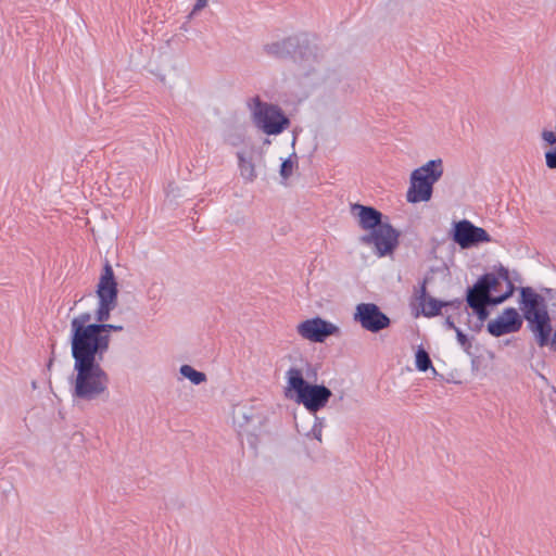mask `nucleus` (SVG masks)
Instances as JSON below:
<instances>
[{
  "mask_svg": "<svg viewBox=\"0 0 556 556\" xmlns=\"http://www.w3.org/2000/svg\"><path fill=\"white\" fill-rule=\"evenodd\" d=\"M71 343L73 372L68 378L71 394L76 402H93L109 395L110 376L102 367L104 355Z\"/></svg>",
  "mask_w": 556,
  "mask_h": 556,
  "instance_id": "1",
  "label": "nucleus"
},
{
  "mask_svg": "<svg viewBox=\"0 0 556 556\" xmlns=\"http://www.w3.org/2000/svg\"><path fill=\"white\" fill-rule=\"evenodd\" d=\"M122 325L96 321L89 312H81L73 316L70 323V342L77 343L105 356L111 344V331H122Z\"/></svg>",
  "mask_w": 556,
  "mask_h": 556,
  "instance_id": "2",
  "label": "nucleus"
},
{
  "mask_svg": "<svg viewBox=\"0 0 556 556\" xmlns=\"http://www.w3.org/2000/svg\"><path fill=\"white\" fill-rule=\"evenodd\" d=\"M287 388L286 394L295 392V402L302 404L308 412L317 413L326 407L332 392L323 384H311L303 378V372L296 367H290L286 374Z\"/></svg>",
  "mask_w": 556,
  "mask_h": 556,
  "instance_id": "3",
  "label": "nucleus"
},
{
  "mask_svg": "<svg viewBox=\"0 0 556 556\" xmlns=\"http://www.w3.org/2000/svg\"><path fill=\"white\" fill-rule=\"evenodd\" d=\"M443 161L430 160L422 166L414 169L409 178L406 200L409 203L428 202L431 200L433 185L443 176Z\"/></svg>",
  "mask_w": 556,
  "mask_h": 556,
  "instance_id": "4",
  "label": "nucleus"
},
{
  "mask_svg": "<svg viewBox=\"0 0 556 556\" xmlns=\"http://www.w3.org/2000/svg\"><path fill=\"white\" fill-rule=\"evenodd\" d=\"M248 108L254 125L266 135H279L290 126L279 106L262 101L258 96L248 101Z\"/></svg>",
  "mask_w": 556,
  "mask_h": 556,
  "instance_id": "5",
  "label": "nucleus"
},
{
  "mask_svg": "<svg viewBox=\"0 0 556 556\" xmlns=\"http://www.w3.org/2000/svg\"><path fill=\"white\" fill-rule=\"evenodd\" d=\"M96 294L99 303L94 313V319L96 321H106L111 316V312L117 306L118 296L117 281L109 262L103 266Z\"/></svg>",
  "mask_w": 556,
  "mask_h": 556,
  "instance_id": "6",
  "label": "nucleus"
},
{
  "mask_svg": "<svg viewBox=\"0 0 556 556\" xmlns=\"http://www.w3.org/2000/svg\"><path fill=\"white\" fill-rule=\"evenodd\" d=\"M232 422L238 434L245 437L248 443L255 446L265 424V417L260 409L251 405H237L233 408Z\"/></svg>",
  "mask_w": 556,
  "mask_h": 556,
  "instance_id": "7",
  "label": "nucleus"
},
{
  "mask_svg": "<svg viewBox=\"0 0 556 556\" xmlns=\"http://www.w3.org/2000/svg\"><path fill=\"white\" fill-rule=\"evenodd\" d=\"M229 144L237 148L236 156L240 177L245 184H251L257 178L256 161L262 160L263 154L250 140L241 136H232Z\"/></svg>",
  "mask_w": 556,
  "mask_h": 556,
  "instance_id": "8",
  "label": "nucleus"
},
{
  "mask_svg": "<svg viewBox=\"0 0 556 556\" xmlns=\"http://www.w3.org/2000/svg\"><path fill=\"white\" fill-rule=\"evenodd\" d=\"M294 61L300 77L319 76L325 68L324 55L316 45H300Z\"/></svg>",
  "mask_w": 556,
  "mask_h": 556,
  "instance_id": "9",
  "label": "nucleus"
},
{
  "mask_svg": "<svg viewBox=\"0 0 556 556\" xmlns=\"http://www.w3.org/2000/svg\"><path fill=\"white\" fill-rule=\"evenodd\" d=\"M400 233L389 223H383L370 233L362 237V242L372 244L379 257L391 254L399 244Z\"/></svg>",
  "mask_w": 556,
  "mask_h": 556,
  "instance_id": "10",
  "label": "nucleus"
},
{
  "mask_svg": "<svg viewBox=\"0 0 556 556\" xmlns=\"http://www.w3.org/2000/svg\"><path fill=\"white\" fill-rule=\"evenodd\" d=\"M353 318L370 332H379L390 325V318L375 303L357 304Z\"/></svg>",
  "mask_w": 556,
  "mask_h": 556,
  "instance_id": "11",
  "label": "nucleus"
},
{
  "mask_svg": "<svg viewBox=\"0 0 556 556\" xmlns=\"http://www.w3.org/2000/svg\"><path fill=\"white\" fill-rule=\"evenodd\" d=\"M453 240L462 249H468L480 243L491 242L492 238L485 229L473 225L467 219H463L454 226Z\"/></svg>",
  "mask_w": 556,
  "mask_h": 556,
  "instance_id": "12",
  "label": "nucleus"
},
{
  "mask_svg": "<svg viewBox=\"0 0 556 556\" xmlns=\"http://www.w3.org/2000/svg\"><path fill=\"white\" fill-rule=\"evenodd\" d=\"M339 328L320 317H314L296 326L299 336L311 342H324L329 336L336 334Z\"/></svg>",
  "mask_w": 556,
  "mask_h": 556,
  "instance_id": "13",
  "label": "nucleus"
},
{
  "mask_svg": "<svg viewBox=\"0 0 556 556\" xmlns=\"http://www.w3.org/2000/svg\"><path fill=\"white\" fill-rule=\"evenodd\" d=\"M522 317L514 307L505 308L495 319L488 323V331L493 337L514 333L521 329Z\"/></svg>",
  "mask_w": 556,
  "mask_h": 556,
  "instance_id": "14",
  "label": "nucleus"
},
{
  "mask_svg": "<svg viewBox=\"0 0 556 556\" xmlns=\"http://www.w3.org/2000/svg\"><path fill=\"white\" fill-rule=\"evenodd\" d=\"M351 213L358 220V225L364 230H374L384 222H382V214L371 206H365L362 204H352Z\"/></svg>",
  "mask_w": 556,
  "mask_h": 556,
  "instance_id": "15",
  "label": "nucleus"
},
{
  "mask_svg": "<svg viewBox=\"0 0 556 556\" xmlns=\"http://www.w3.org/2000/svg\"><path fill=\"white\" fill-rule=\"evenodd\" d=\"M417 299H418L419 305L421 306L422 314L427 317H433V316L439 315L441 312V308L444 306L451 305V306L459 307L462 305V301H459V300H455V301H451V302H443V301H439L432 296H429L427 294V290H426V282H424L421 285L420 293Z\"/></svg>",
  "mask_w": 556,
  "mask_h": 556,
  "instance_id": "16",
  "label": "nucleus"
},
{
  "mask_svg": "<svg viewBox=\"0 0 556 556\" xmlns=\"http://www.w3.org/2000/svg\"><path fill=\"white\" fill-rule=\"evenodd\" d=\"M493 281L494 280L488 276H481L471 288H468L466 296L467 304H488L490 300V287Z\"/></svg>",
  "mask_w": 556,
  "mask_h": 556,
  "instance_id": "17",
  "label": "nucleus"
},
{
  "mask_svg": "<svg viewBox=\"0 0 556 556\" xmlns=\"http://www.w3.org/2000/svg\"><path fill=\"white\" fill-rule=\"evenodd\" d=\"M542 147L545 151V163L551 169L556 168V124L544 127L541 131Z\"/></svg>",
  "mask_w": 556,
  "mask_h": 556,
  "instance_id": "18",
  "label": "nucleus"
},
{
  "mask_svg": "<svg viewBox=\"0 0 556 556\" xmlns=\"http://www.w3.org/2000/svg\"><path fill=\"white\" fill-rule=\"evenodd\" d=\"M151 73L157 77L163 85H167L179 76V67L175 61L167 60L164 64L152 70Z\"/></svg>",
  "mask_w": 556,
  "mask_h": 556,
  "instance_id": "19",
  "label": "nucleus"
},
{
  "mask_svg": "<svg viewBox=\"0 0 556 556\" xmlns=\"http://www.w3.org/2000/svg\"><path fill=\"white\" fill-rule=\"evenodd\" d=\"M206 374L203 371L197 370L194 367L188 364H184L179 367L177 381L182 382L184 380H188L193 386H199L206 382Z\"/></svg>",
  "mask_w": 556,
  "mask_h": 556,
  "instance_id": "20",
  "label": "nucleus"
},
{
  "mask_svg": "<svg viewBox=\"0 0 556 556\" xmlns=\"http://www.w3.org/2000/svg\"><path fill=\"white\" fill-rule=\"evenodd\" d=\"M298 167V155L295 153L290 154L286 160L282 161L279 174L283 180L290 178Z\"/></svg>",
  "mask_w": 556,
  "mask_h": 556,
  "instance_id": "21",
  "label": "nucleus"
},
{
  "mask_svg": "<svg viewBox=\"0 0 556 556\" xmlns=\"http://www.w3.org/2000/svg\"><path fill=\"white\" fill-rule=\"evenodd\" d=\"M416 367L420 371H427L428 369H432L433 372H437L435 369L432 367V362L430 359L429 354L424 350L419 349L416 352Z\"/></svg>",
  "mask_w": 556,
  "mask_h": 556,
  "instance_id": "22",
  "label": "nucleus"
},
{
  "mask_svg": "<svg viewBox=\"0 0 556 556\" xmlns=\"http://www.w3.org/2000/svg\"><path fill=\"white\" fill-rule=\"evenodd\" d=\"M299 433H303L307 438L316 439L318 442H321L323 437V425L319 421L318 417L314 418V425L312 429L307 432H303L299 426H296Z\"/></svg>",
  "mask_w": 556,
  "mask_h": 556,
  "instance_id": "23",
  "label": "nucleus"
},
{
  "mask_svg": "<svg viewBox=\"0 0 556 556\" xmlns=\"http://www.w3.org/2000/svg\"><path fill=\"white\" fill-rule=\"evenodd\" d=\"M478 316V319L483 323L488 319L490 313L488 311V304H477V305H468Z\"/></svg>",
  "mask_w": 556,
  "mask_h": 556,
  "instance_id": "24",
  "label": "nucleus"
},
{
  "mask_svg": "<svg viewBox=\"0 0 556 556\" xmlns=\"http://www.w3.org/2000/svg\"><path fill=\"white\" fill-rule=\"evenodd\" d=\"M498 276L501 277L502 280H505L507 282V290L504 294L509 293V298H510L515 291V287H514L513 282L510 281L508 270L504 267H501V269L498 270Z\"/></svg>",
  "mask_w": 556,
  "mask_h": 556,
  "instance_id": "25",
  "label": "nucleus"
},
{
  "mask_svg": "<svg viewBox=\"0 0 556 556\" xmlns=\"http://www.w3.org/2000/svg\"><path fill=\"white\" fill-rule=\"evenodd\" d=\"M456 338L459 343V345L465 350L468 351L471 348V343L469 342L467 336L458 328L456 329Z\"/></svg>",
  "mask_w": 556,
  "mask_h": 556,
  "instance_id": "26",
  "label": "nucleus"
},
{
  "mask_svg": "<svg viewBox=\"0 0 556 556\" xmlns=\"http://www.w3.org/2000/svg\"><path fill=\"white\" fill-rule=\"evenodd\" d=\"M509 298L508 294H502L498 296H493L492 293L490 294V300L488 301V305H498L503 302H505Z\"/></svg>",
  "mask_w": 556,
  "mask_h": 556,
  "instance_id": "27",
  "label": "nucleus"
},
{
  "mask_svg": "<svg viewBox=\"0 0 556 556\" xmlns=\"http://www.w3.org/2000/svg\"><path fill=\"white\" fill-rule=\"evenodd\" d=\"M483 276H488L489 278L494 280L493 283L490 287V294H491L492 291H495L497 286L500 285L501 277L498 275L496 276V275H494L492 273L484 274Z\"/></svg>",
  "mask_w": 556,
  "mask_h": 556,
  "instance_id": "28",
  "label": "nucleus"
},
{
  "mask_svg": "<svg viewBox=\"0 0 556 556\" xmlns=\"http://www.w3.org/2000/svg\"><path fill=\"white\" fill-rule=\"evenodd\" d=\"M206 5V0H198L190 15L195 14L199 10Z\"/></svg>",
  "mask_w": 556,
  "mask_h": 556,
  "instance_id": "29",
  "label": "nucleus"
},
{
  "mask_svg": "<svg viewBox=\"0 0 556 556\" xmlns=\"http://www.w3.org/2000/svg\"><path fill=\"white\" fill-rule=\"evenodd\" d=\"M279 48H280L279 43H271V45L267 46V52L271 53V54H279Z\"/></svg>",
  "mask_w": 556,
  "mask_h": 556,
  "instance_id": "30",
  "label": "nucleus"
},
{
  "mask_svg": "<svg viewBox=\"0 0 556 556\" xmlns=\"http://www.w3.org/2000/svg\"><path fill=\"white\" fill-rule=\"evenodd\" d=\"M444 326L447 328V329H451V330H454L456 331V329H458L456 326H455V323L453 321V319L451 317H447L444 321Z\"/></svg>",
  "mask_w": 556,
  "mask_h": 556,
  "instance_id": "31",
  "label": "nucleus"
}]
</instances>
